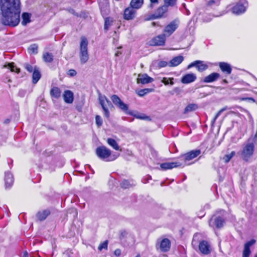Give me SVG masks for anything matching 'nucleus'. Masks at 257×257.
<instances>
[{
  "label": "nucleus",
  "mask_w": 257,
  "mask_h": 257,
  "mask_svg": "<svg viewBox=\"0 0 257 257\" xmlns=\"http://www.w3.org/2000/svg\"><path fill=\"white\" fill-rule=\"evenodd\" d=\"M2 13L1 21L3 25L16 27L20 22V0H1Z\"/></svg>",
  "instance_id": "f257e3e1"
},
{
  "label": "nucleus",
  "mask_w": 257,
  "mask_h": 257,
  "mask_svg": "<svg viewBox=\"0 0 257 257\" xmlns=\"http://www.w3.org/2000/svg\"><path fill=\"white\" fill-rule=\"evenodd\" d=\"M95 153L100 159L107 162L113 161L119 156L117 153L112 155L111 150L104 146L97 147Z\"/></svg>",
  "instance_id": "f03ea898"
},
{
  "label": "nucleus",
  "mask_w": 257,
  "mask_h": 257,
  "mask_svg": "<svg viewBox=\"0 0 257 257\" xmlns=\"http://www.w3.org/2000/svg\"><path fill=\"white\" fill-rule=\"evenodd\" d=\"M88 45L87 39L85 37H81L80 43L79 58L82 64H85L89 59Z\"/></svg>",
  "instance_id": "7ed1b4c3"
},
{
  "label": "nucleus",
  "mask_w": 257,
  "mask_h": 257,
  "mask_svg": "<svg viewBox=\"0 0 257 257\" xmlns=\"http://www.w3.org/2000/svg\"><path fill=\"white\" fill-rule=\"evenodd\" d=\"M248 6L247 1L240 0L232 7L231 12L236 15L242 14L246 11Z\"/></svg>",
  "instance_id": "20e7f679"
},
{
  "label": "nucleus",
  "mask_w": 257,
  "mask_h": 257,
  "mask_svg": "<svg viewBox=\"0 0 257 257\" xmlns=\"http://www.w3.org/2000/svg\"><path fill=\"white\" fill-rule=\"evenodd\" d=\"M254 150V145L253 143H248L245 144L242 150L241 156L245 161H247L253 155Z\"/></svg>",
  "instance_id": "39448f33"
},
{
  "label": "nucleus",
  "mask_w": 257,
  "mask_h": 257,
  "mask_svg": "<svg viewBox=\"0 0 257 257\" xmlns=\"http://www.w3.org/2000/svg\"><path fill=\"white\" fill-rule=\"evenodd\" d=\"M156 247L158 250L166 252L170 249L171 242L168 238H164L161 240H158Z\"/></svg>",
  "instance_id": "423d86ee"
},
{
  "label": "nucleus",
  "mask_w": 257,
  "mask_h": 257,
  "mask_svg": "<svg viewBox=\"0 0 257 257\" xmlns=\"http://www.w3.org/2000/svg\"><path fill=\"white\" fill-rule=\"evenodd\" d=\"M201 154L200 150H195L191 151L180 157V160L183 161V166L188 164L187 162L195 158Z\"/></svg>",
  "instance_id": "0eeeda50"
},
{
  "label": "nucleus",
  "mask_w": 257,
  "mask_h": 257,
  "mask_svg": "<svg viewBox=\"0 0 257 257\" xmlns=\"http://www.w3.org/2000/svg\"><path fill=\"white\" fill-rule=\"evenodd\" d=\"M99 103L103 110L105 116L108 118L109 117V111L108 107L112 106L110 101L105 96H99Z\"/></svg>",
  "instance_id": "6e6552de"
},
{
  "label": "nucleus",
  "mask_w": 257,
  "mask_h": 257,
  "mask_svg": "<svg viewBox=\"0 0 257 257\" xmlns=\"http://www.w3.org/2000/svg\"><path fill=\"white\" fill-rule=\"evenodd\" d=\"M224 220L221 216H213L210 219L209 225L211 227L215 226L217 228H220L223 226Z\"/></svg>",
  "instance_id": "1a4fd4ad"
},
{
  "label": "nucleus",
  "mask_w": 257,
  "mask_h": 257,
  "mask_svg": "<svg viewBox=\"0 0 257 257\" xmlns=\"http://www.w3.org/2000/svg\"><path fill=\"white\" fill-rule=\"evenodd\" d=\"M111 99L113 103L120 109L125 112L128 110V105L123 103L117 95L115 94L112 95L111 97Z\"/></svg>",
  "instance_id": "9d476101"
},
{
  "label": "nucleus",
  "mask_w": 257,
  "mask_h": 257,
  "mask_svg": "<svg viewBox=\"0 0 257 257\" xmlns=\"http://www.w3.org/2000/svg\"><path fill=\"white\" fill-rule=\"evenodd\" d=\"M193 67H195L199 72L205 71L208 68V66L201 60H196L192 62L187 66V69H190Z\"/></svg>",
  "instance_id": "9b49d317"
},
{
  "label": "nucleus",
  "mask_w": 257,
  "mask_h": 257,
  "mask_svg": "<svg viewBox=\"0 0 257 257\" xmlns=\"http://www.w3.org/2000/svg\"><path fill=\"white\" fill-rule=\"evenodd\" d=\"M178 24L176 20L173 21L168 25H167L164 30V34L166 36H170L177 29Z\"/></svg>",
  "instance_id": "f8f14e48"
},
{
  "label": "nucleus",
  "mask_w": 257,
  "mask_h": 257,
  "mask_svg": "<svg viewBox=\"0 0 257 257\" xmlns=\"http://www.w3.org/2000/svg\"><path fill=\"white\" fill-rule=\"evenodd\" d=\"M166 41V35L163 34L157 36L150 41L151 46H163Z\"/></svg>",
  "instance_id": "ddd939ff"
},
{
  "label": "nucleus",
  "mask_w": 257,
  "mask_h": 257,
  "mask_svg": "<svg viewBox=\"0 0 257 257\" xmlns=\"http://www.w3.org/2000/svg\"><path fill=\"white\" fill-rule=\"evenodd\" d=\"M199 249L202 254L205 255L209 254L211 251V246L209 242L204 240L199 242Z\"/></svg>",
  "instance_id": "4468645a"
},
{
  "label": "nucleus",
  "mask_w": 257,
  "mask_h": 257,
  "mask_svg": "<svg viewBox=\"0 0 257 257\" xmlns=\"http://www.w3.org/2000/svg\"><path fill=\"white\" fill-rule=\"evenodd\" d=\"M183 165V162L176 161L174 162H165L160 164V168L162 170L165 171L168 169H172Z\"/></svg>",
  "instance_id": "2eb2a0df"
},
{
  "label": "nucleus",
  "mask_w": 257,
  "mask_h": 257,
  "mask_svg": "<svg viewBox=\"0 0 257 257\" xmlns=\"http://www.w3.org/2000/svg\"><path fill=\"white\" fill-rule=\"evenodd\" d=\"M168 9L164 5L158 8L155 13L151 15L148 20H153L155 19L160 18L163 17L164 14L166 13Z\"/></svg>",
  "instance_id": "dca6fc26"
},
{
  "label": "nucleus",
  "mask_w": 257,
  "mask_h": 257,
  "mask_svg": "<svg viewBox=\"0 0 257 257\" xmlns=\"http://www.w3.org/2000/svg\"><path fill=\"white\" fill-rule=\"evenodd\" d=\"M135 9L131 6L125 9L124 11V19L126 20L133 19L135 18L136 13V11Z\"/></svg>",
  "instance_id": "f3484780"
},
{
  "label": "nucleus",
  "mask_w": 257,
  "mask_h": 257,
  "mask_svg": "<svg viewBox=\"0 0 257 257\" xmlns=\"http://www.w3.org/2000/svg\"><path fill=\"white\" fill-rule=\"evenodd\" d=\"M196 79V76L193 73H189L184 75L181 78V82L183 84H188L194 82Z\"/></svg>",
  "instance_id": "a211bd4d"
},
{
  "label": "nucleus",
  "mask_w": 257,
  "mask_h": 257,
  "mask_svg": "<svg viewBox=\"0 0 257 257\" xmlns=\"http://www.w3.org/2000/svg\"><path fill=\"white\" fill-rule=\"evenodd\" d=\"M153 80V78L149 77L146 74H139L138 78V82L143 84L151 83Z\"/></svg>",
  "instance_id": "6ab92c4d"
},
{
  "label": "nucleus",
  "mask_w": 257,
  "mask_h": 257,
  "mask_svg": "<svg viewBox=\"0 0 257 257\" xmlns=\"http://www.w3.org/2000/svg\"><path fill=\"white\" fill-rule=\"evenodd\" d=\"M220 77V74L216 72H213L205 77L203 81L205 83H211L216 81Z\"/></svg>",
  "instance_id": "aec40b11"
},
{
  "label": "nucleus",
  "mask_w": 257,
  "mask_h": 257,
  "mask_svg": "<svg viewBox=\"0 0 257 257\" xmlns=\"http://www.w3.org/2000/svg\"><path fill=\"white\" fill-rule=\"evenodd\" d=\"M5 181L6 188H10L13 185L14 183V177L13 175L10 172L6 173Z\"/></svg>",
  "instance_id": "412c9836"
},
{
  "label": "nucleus",
  "mask_w": 257,
  "mask_h": 257,
  "mask_svg": "<svg viewBox=\"0 0 257 257\" xmlns=\"http://www.w3.org/2000/svg\"><path fill=\"white\" fill-rule=\"evenodd\" d=\"M63 98L66 103H72L74 100L73 93L70 90H65L63 94Z\"/></svg>",
  "instance_id": "4be33fe9"
},
{
  "label": "nucleus",
  "mask_w": 257,
  "mask_h": 257,
  "mask_svg": "<svg viewBox=\"0 0 257 257\" xmlns=\"http://www.w3.org/2000/svg\"><path fill=\"white\" fill-rule=\"evenodd\" d=\"M184 60L182 56H178L174 57L169 62V66L170 67H175L181 64Z\"/></svg>",
  "instance_id": "5701e85b"
},
{
  "label": "nucleus",
  "mask_w": 257,
  "mask_h": 257,
  "mask_svg": "<svg viewBox=\"0 0 257 257\" xmlns=\"http://www.w3.org/2000/svg\"><path fill=\"white\" fill-rule=\"evenodd\" d=\"M219 66L223 72L226 73L228 75L231 74L232 69L229 64L225 62H220Z\"/></svg>",
  "instance_id": "b1692460"
},
{
  "label": "nucleus",
  "mask_w": 257,
  "mask_h": 257,
  "mask_svg": "<svg viewBox=\"0 0 257 257\" xmlns=\"http://www.w3.org/2000/svg\"><path fill=\"white\" fill-rule=\"evenodd\" d=\"M41 77V74L39 68L35 66V69L34 72H33L32 75V81L34 84H36L39 80Z\"/></svg>",
  "instance_id": "393cba45"
},
{
  "label": "nucleus",
  "mask_w": 257,
  "mask_h": 257,
  "mask_svg": "<svg viewBox=\"0 0 257 257\" xmlns=\"http://www.w3.org/2000/svg\"><path fill=\"white\" fill-rule=\"evenodd\" d=\"M126 114L134 116L135 118L140 119H147L149 118V116H147L144 113H134L133 111L127 110L125 112Z\"/></svg>",
  "instance_id": "a878e982"
},
{
  "label": "nucleus",
  "mask_w": 257,
  "mask_h": 257,
  "mask_svg": "<svg viewBox=\"0 0 257 257\" xmlns=\"http://www.w3.org/2000/svg\"><path fill=\"white\" fill-rule=\"evenodd\" d=\"M50 93L52 97L58 99L61 96V91L59 87L55 86L51 88Z\"/></svg>",
  "instance_id": "bb28decb"
},
{
  "label": "nucleus",
  "mask_w": 257,
  "mask_h": 257,
  "mask_svg": "<svg viewBox=\"0 0 257 257\" xmlns=\"http://www.w3.org/2000/svg\"><path fill=\"white\" fill-rule=\"evenodd\" d=\"M31 14L28 13H23L22 15V25L23 26L27 25L31 22Z\"/></svg>",
  "instance_id": "cd10ccee"
},
{
  "label": "nucleus",
  "mask_w": 257,
  "mask_h": 257,
  "mask_svg": "<svg viewBox=\"0 0 257 257\" xmlns=\"http://www.w3.org/2000/svg\"><path fill=\"white\" fill-rule=\"evenodd\" d=\"M144 4V0H132L130 6L135 9H139L142 7Z\"/></svg>",
  "instance_id": "c85d7f7f"
},
{
  "label": "nucleus",
  "mask_w": 257,
  "mask_h": 257,
  "mask_svg": "<svg viewBox=\"0 0 257 257\" xmlns=\"http://www.w3.org/2000/svg\"><path fill=\"white\" fill-rule=\"evenodd\" d=\"M107 143L114 150L116 151L120 150V147L114 139L112 138H108L107 140Z\"/></svg>",
  "instance_id": "c756f323"
},
{
  "label": "nucleus",
  "mask_w": 257,
  "mask_h": 257,
  "mask_svg": "<svg viewBox=\"0 0 257 257\" xmlns=\"http://www.w3.org/2000/svg\"><path fill=\"white\" fill-rule=\"evenodd\" d=\"M49 214L50 211L48 210H45L42 212H39L37 214V217L39 220L42 221L45 220Z\"/></svg>",
  "instance_id": "7c9ffc66"
},
{
  "label": "nucleus",
  "mask_w": 257,
  "mask_h": 257,
  "mask_svg": "<svg viewBox=\"0 0 257 257\" xmlns=\"http://www.w3.org/2000/svg\"><path fill=\"white\" fill-rule=\"evenodd\" d=\"M4 67L10 69L11 72H15L17 73L20 72V69L17 68L14 63H8L7 65H5Z\"/></svg>",
  "instance_id": "2f4dec72"
},
{
  "label": "nucleus",
  "mask_w": 257,
  "mask_h": 257,
  "mask_svg": "<svg viewBox=\"0 0 257 257\" xmlns=\"http://www.w3.org/2000/svg\"><path fill=\"white\" fill-rule=\"evenodd\" d=\"M198 105L195 103H191L188 104L184 109V113H187L188 112L194 111L198 108Z\"/></svg>",
  "instance_id": "473e14b6"
},
{
  "label": "nucleus",
  "mask_w": 257,
  "mask_h": 257,
  "mask_svg": "<svg viewBox=\"0 0 257 257\" xmlns=\"http://www.w3.org/2000/svg\"><path fill=\"white\" fill-rule=\"evenodd\" d=\"M43 59L45 62L51 63L53 60V55L52 53L46 52L43 55Z\"/></svg>",
  "instance_id": "72a5a7b5"
},
{
  "label": "nucleus",
  "mask_w": 257,
  "mask_h": 257,
  "mask_svg": "<svg viewBox=\"0 0 257 257\" xmlns=\"http://www.w3.org/2000/svg\"><path fill=\"white\" fill-rule=\"evenodd\" d=\"M153 90L154 89L152 88H145L139 90L137 92V93L140 96H143L145 94L149 92H152Z\"/></svg>",
  "instance_id": "f704fd0d"
},
{
  "label": "nucleus",
  "mask_w": 257,
  "mask_h": 257,
  "mask_svg": "<svg viewBox=\"0 0 257 257\" xmlns=\"http://www.w3.org/2000/svg\"><path fill=\"white\" fill-rule=\"evenodd\" d=\"M164 6L168 9L169 7H174L177 4V0H164Z\"/></svg>",
  "instance_id": "c9c22d12"
},
{
  "label": "nucleus",
  "mask_w": 257,
  "mask_h": 257,
  "mask_svg": "<svg viewBox=\"0 0 257 257\" xmlns=\"http://www.w3.org/2000/svg\"><path fill=\"white\" fill-rule=\"evenodd\" d=\"M38 45L36 44H33L31 45L30 47L28 48V51H29V52L36 54L38 53Z\"/></svg>",
  "instance_id": "e433bc0d"
},
{
  "label": "nucleus",
  "mask_w": 257,
  "mask_h": 257,
  "mask_svg": "<svg viewBox=\"0 0 257 257\" xmlns=\"http://www.w3.org/2000/svg\"><path fill=\"white\" fill-rule=\"evenodd\" d=\"M133 184V183H131V182L127 180H124L121 183V187L123 188H128Z\"/></svg>",
  "instance_id": "4c0bfd02"
},
{
  "label": "nucleus",
  "mask_w": 257,
  "mask_h": 257,
  "mask_svg": "<svg viewBox=\"0 0 257 257\" xmlns=\"http://www.w3.org/2000/svg\"><path fill=\"white\" fill-rule=\"evenodd\" d=\"M112 21L110 20L109 18H106L105 19L104 29L105 30L107 31L109 29V27L110 26L111 24Z\"/></svg>",
  "instance_id": "58836bf2"
},
{
  "label": "nucleus",
  "mask_w": 257,
  "mask_h": 257,
  "mask_svg": "<svg viewBox=\"0 0 257 257\" xmlns=\"http://www.w3.org/2000/svg\"><path fill=\"white\" fill-rule=\"evenodd\" d=\"M219 4V0H209L207 2V6L208 7H212L213 5H215L216 6H218Z\"/></svg>",
  "instance_id": "ea45409f"
},
{
  "label": "nucleus",
  "mask_w": 257,
  "mask_h": 257,
  "mask_svg": "<svg viewBox=\"0 0 257 257\" xmlns=\"http://www.w3.org/2000/svg\"><path fill=\"white\" fill-rule=\"evenodd\" d=\"M235 152L232 151L230 154L226 155L224 157L225 162H228L230 159L235 155Z\"/></svg>",
  "instance_id": "a19ab883"
},
{
  "label": "nucleus",
  "mask_w": 257,
  "mask_h": 257,
  "mask_svg": "<svg viewBox=\"0 0 257 257\" xmlns=\"http://www.w3.org/2000/svg\"><path fill=\"white\" fill-rule=\"evenodd\" d=\"M108 246V241L105 240L100 243L98 247V250L101 251L103 249H107Z\"/></svg>",
  "instance_id": "79ce46f5"
},
{
  "label": "nucleus",
  "mask_w": 257,
  "mask_h": 257,
  "mask_svg": "<svg viewBox=\"0 0 257 257\" xmlns=\"http://www.w3.org/2000/svg\"><path fill=\"white\" fill-rule=\"evenodd\" d=\"M173 78H169L168 79L166 77L163 78V79L162 80V82L165 84V85H168L169 84H170L171 85L174 84V82L173 81Z\"/></svg>",
  "instance_id": "37998d69"
},
{
  "label": "nucleus",
  "mask_w": 257,
  "mask_h": 257,
  "mask_svg": "<svg viewBox=\"0 0 257 257\" xmlns=\"http://www.w3.org/2000/svg\"><path fill=\"white\" fill-rule=\"evenodd\" d=\"M24 68L29 72H33L35 69V66L33 67L32 65L28 64L25 63L24 64Z\"/></svg>",
  "instance_id": "c03bdc74"
},
{
  "label": "nucleus",
  "mask_w": 257,
  "mask_h": 257,
  "mask_svg": "<svg viewBox=\"0 0 257 257\" xmlns=\"http://www.w3.org/2000/svg\"><path fill=\"white\" fill-rule=\"evenodd\" d=\"M95 122L98 127H100L102 124V119L100 115H97L95 116Z\"/></svg>",
  "instance_id": "a18cd8bd"
},
{
  "label": "nucleus",
  "mask_w": 257,
  "mask_h": 257,
  "mask_svg": "<svg viewBox=\"0 0 257 257\" xmlns=\"http://www.w3.org/2000/svg\"><path fill=\"white\" fill-rule=\"evenodd\" d=\"M255 242L256 241L255 239H252L245 243L244 247L246 248H250V247L254 244Z\"/></svg>",
  "instance_id": "49530a36"
},
{
  "label": "nucleus",
  "mask_w": 257,
  "mask_h": 257,
  "mask_svg": "<svg viewBox=\"0 0 257 257\" xmlns=\"http://www.w3.org/2000/svg\"><path fill=\"white\" fill-rule=\"evenodd\" d=\"M226 109L225 108H223L222 109H221L215 115V117H214V118L213 119V120H212V124H213L216 121V120L217 119V118L219 117V116L221 114V113L224 111Z\"/></svg>",
  "instance_id": "de8ad7c7"
},
{
  "label": "nucleus",
  "mask_w": 257,
  "mask_h": 257,
  "mask_svg": "<svg viewBox=\"0 0 257 257\" xmlns=\"http://www.w3.org/2000/svg\"><path fill=\"white\" fill-rule=\"evenodd\" d=\"M226 109L225 108H223L222 109H221L215 115V117H214V118L213 119V120H212V124H213L216 121V120L217 119V118L219 117V116L221 114V113L224 111Z\"/></svg>",
  "instance_id": "09e8293b"
},
{
  "label": "nucleus",
  "mask_w": 257,
  "mask_h": 257,
  "mask_svg": "<svg viewBox=\"0 0 257 257\" xmlns=\"http://www.w3.org/2000/svg\"><path fill=\"white\" fill-rule=\"evenodd\" d=\"M226 109L225 108H223L222 109H221L215 115V117H214V118L213 119V120H212V124H213L216 121V120L217 119V118L219 117V116L221 114V113L224 111Z\"/></svg>",
  "instance_id": "8fccbe9b"
},
{
  "label": "nucleus",
  "mask_w": 257,
  "mask_h": 257,
  "mask_svg": "<svg viewBox=\"0 0 257 257\" xmlns=\"http://www.w3.org/2000/svg\"><path fill=\"white\" fill-rule=\"evenodd\" d=\"M251 253L250 248H246L244 247L242 257H249L250 254Z\"/></svg>",
  "instance_id": "3c124183"
},
{
  "label": "nucleus",
  "mask_w": 257,
  "mask_h": 257,
  "mask_svg": "<svg viewBox=\"0 0 257 257\" xmlns=\"http://www.w3.org/2000/svg\"><path fill=\"white\" fill-rule=\"evenodd\" d=\"M68 75H69L70 76H75L76 74H77V72L76 71L74 70V69H70L68 71Z\"/></svg>",
  "instance_id": "603ef678"
},
{
  "label": "nucleus",
  "mask_w": 257,
  "mask_h": 257,
  "mask_svg": "<svg viewBox=\"0 0 257 257\" xmlns=\"http://www.w3.org/2000/svg\"><path fill=\"white\" fill-rule=\"evenodd\" d=\"M168 65V63L166 61H161L159 64L158 66L159 67H165Z\"/></svg>",
  "instance_id": "864d4df0"
},
{
  "label": "nucleus",
  "mask_w": 257,
  "mask_h": 257,
  "mask_svg": "<svg viewBox=\"0 0 257 257\" xmlns=\"http://www.w3.org/2000/svg\"><path fill=\"white\" fill-rule=\"evenodd\" d=\"M121 251L120 249H116L115 250L114 253L116 256H118L121 254Z\"/></svg>",
  "instance_id": "5fc2aeb1"
},
{
  "label": "nucleus",
  "mask_w": 257,
  "mask_h": 257,
  "mask_svg": "<svg viewBox=\"0 0 257 257\" xmlns=\"http://www.w3.org/2000/svg\"><path fill=\"white\" fill-rule=\"evenodd\" d=\"M151 2L150 7L153 8V4H158L159 3L158 0H150Z\"/></svg>",
  "instance_id": "6e6d98bb"
},
{
  "label": "nucleus",
  "mask_w": 257,
  "mask_h": 257,
  "mask_svg": "<svg viewBox=\"0 0 257 257\" xmlns=\"http://www.w3.org/2000/svg\"><path fill=\"white\" fill-rule=\"evenodd\" d=\"M26 92L23 90H21L19 92V95L22 97H24L25 95Z\"/></svg>",
  "instance_id": "4d7b16f0"
},
{
  "label": "nucleus",
  "mask_w": 257,
  "mask_h": 257,
  "mask_svg": "<svg viewBox=\"0 0 257 257\" xmlns=\"http://www.w3.org/2000/svg\"><path fill=\"white\" fill-rule=\"evenodd\" d=\"M242 99L243 100H249V101H251L253 102H255V100L253 98H252V97H246V98H243Z\"/></svg>",
  "instance_id": "13d9d810"
},
{
  "label": "nucleus",
  "mask_w": 257,
  "mask_h": 257,
  "mask_svg": "<svg viewBox=\"0 0 257 257\" xmlns=\"http://www.w3.org/2000/svg\"><path fill=\"white\" fill-rule=\"evenodd\" d=\"M120 54H121V52L118 51H117V52L115 53V56H119V55H120Z\"/></svg>",
  "instance_id": "bf43d9fd"
},
{
  "label": "nucleus",
  "mask_w": 257,
  "mask_h": 257,
  "mask_svg": "<svg viewBox=\"0 0 257 257\" xmlns=\"http://www.w3.org/2000/svg\"><path fill=\"white\" fill-rule=\"evenodd\" d=\"M152 25L153 26H158V24L157 23H156V22H153V23H152Z\"/></svg>",
  "instance_id": "052dcab7"
},
{
  "label": "nucleus",
  "mask_w": 257,
  "mask_h": 257,
  "mask_svg": "<svg viewBox=\"0 0 257 257\" xmlns=\"http://www.w3.org/2000/svg\"><path fill=\"white\" fill-rule=\"evenodd\" d=\"M210 20H211L210 18L209 19H207V20L205 19V18L204 19V21L206 22H208L210 21Z\"/></svg>",
  "instance_id": "680f3d73"
},
{
  "label": "nucleus",
  "mask_w": 257,
  "mask_h": 257,
  "mask_svg": "<svg viewBox=\"0 0 257 257\" xmlns=\"http://www.w3.org/2000/svg\"><path fill=\"white\" fill-rule=\"evenodd\" d=\"M223 82L224 83H227V81L226 79H224L223 80Z\"/></svg>",
  "instance_id": "e2e57ef3"
},
{
  "label": "nucleus",
  "mask_w": 257,
  "mask_h": 257,
  "mask_svg": "<svg viewBox=\"0 0 257 257\" xmlns=\"http://www.w3.org/2000/svg\"><path fill=\"white\" fill-rule=\"evenodd\" d=\"M196 237V235H194L193 238V242L195 241V238Z\"/></svg>",
  "instance_id": "0e129e2a"
},
{
  "label": "nucleus",
  "mask_w": 257,
  "mask_h": 257,
  "mask_svg": "<svg viewBox=\"0 0 257 257\" xmlns=\"http://www.w3.org/2000/svg\"><path fill=\"white\" fill-rule=\"evenodd\" d=\"M136 257H141V256L139 255H138Z\"/></svg>",
  "instance_id": "69168bd1"
},
{
  "label": "nucleus",
  "mask_w": 257,
  "mask_h": 257,
  "mask_svg": "<svg viewBox=\"0 0 257 257\" xmlns=\"http://www.w3.org/2000/svg\"><path fill=\"white\" fill-rule=\"evenodd\" d=\"M254 257H257V254H255Z\"/></svg>",
  "instance_id": "338daca9"
},
{
  "label": "nucleus",
  "mask_w": 257,
  "mask_h": 257,
  "mask_svg": "<svg viewBox=\"0 0 257 257\" xmlns=\"http://www.w3.org/2000/svg\"><path fill=\"white\" fill-rule=\"evenodd\" d=\"M11 80L10 79L9 80V82H11Z\"/></svg>",
  "instance_id": "774afa93"
}]
</instances>
